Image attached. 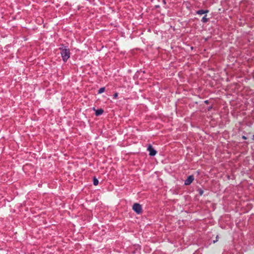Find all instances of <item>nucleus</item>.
I'll list each match as a JSON object with an SVG mask.
<instances>
[{
    "label": "nucleus",
    "instance_id": "1",
    "mask_svg": "<svg viewBox=\"0 0 254 254\" xmlns=\"http://www.w3.org/2000/svg\"><path fill=\"white\" fill-rule=\"evenodd\" d=\"M61 54L64 62H66L70 57V51L69 49L64 48H60Z\"/></svg>",
    "mask_w": 254,
    "mask_h": 254
},
{
    "label": "nucleus",
    "instance_id": "2",
    "mask_svg": "<svg viewBox=\"0 0 254 254\" xmlns=\"http://www.w3.org/2000/svg\"><path fill=\"white\" fill-rule=\"evenodd\" d=\"M132 209L137 214L141 213L142 211L141 205L137 203H135L133 205Z\"/></svg>",
    "mask_w": 254,
    "mask_h": 254
},
{
    "label": "nucleus",
    "instance_id": "3",
    "mask_svg": "<svg viewBox=\"0 0 254 254\" xmlns=\"http://www.w3.org/2000/svg\"><path fill=\"white\" fill-rule=\"evenodd\" d=\"M194 180V177L193 175L189 176L185 181V185L186 186L190 185L192 183Z\"/></svg>",
    "mask_w": 254,
    "mask_h": 254
},
{
    "label": "nucleus",
    "instance_id": "4",
    "mask_svg": "<svg viewBox=\"0 0 254 254\" xmlns=\"http://www.w3.org/2000/svg\"><path fill=\"white\" fill-rule=\"evenodd\" d=\"M147 150L149 151V155L150 156H154L156 154V151L150 145L148 146Z\"/></svg>",
    "mask_w": 254,
    "mask_h": 254
},
{
    "label": "nucleus",
    "instance_id": "5",
    "mask_svg": "<svg viewBox=\"0 0 254 254\" xmlns=\"http://www.w3.org/2000/svg\"><path fill=\"white\" fill-rule=\"evenodd\" d=\"M94 110L95 111V115L96 116H99L102 115L104 112V110L102 109H99L98 110H95V109H94Z\"/></svg>",
    "mask_w": 254,
    "mask_h": 254
},
{
    "label": "nucleus",
    "instance_id": "6",
    "mask_svg": "<svg viewBox=\"0 0 254 254\" xmlns=\"http://www.w3.org/2000/svg\"><path fill=\"white\" fill-rule=\"evenodd\" d=\"M209 12L208 10L200 9L196 11V13L199 15H202L205 13H207Z\"/></svg>",
    "mask_w": 254,
    "mask_h": 254
},
{
    "label": "nucleus",
    "instance_id": "7",
    "mask_svg": "<svg viewBox=\"0 0 254 254\" xmlns=\"http://www.w3.org/2000/svg\"><path fill=\"white\" fill-rule=\"evenodd\" d=\"M105 87H101L98 91V93L101 94V93H103L105 91Z\"/></svg>",
    "mask_w": 254,
    "mask_h": 254
},
{
    "label": "nucleus",
    "instance_id": "8",
    "mask_svg": "<svg viewBox=\"0 0 254 254\" xmlns=\"http://www.w3.org/2000/svg\"><path fill=\"white\" fill-rule=\"evenodd\" d=\"M201 21L203 23H206L208 21V19L206 18V15L202 17Z\"/></svg>",
    "mask_w": 254,
    "mask_h": 254
},
{
    "label": "nucleus",
    "instance_id": "9",
    "mask_svg": "<svg viewBox=\"0 0 254 254\" xmlns=\"http://www.w3.org/2000/svg\"><path fill=\"white\" fill-rule=\"evenodd\" d=\"M99 183L98 180L95 177L93 178V184L95 186H97Z\"/></svg>",
    "mask_w": 254,
    "mask_h": 254
},
{
    "label": "nucleus",
    "instance_id": "10",
    "mask_svg": "<svg viewBox=\"0 0 254 254\" xmlns=\"http://www.w3.org/2000/svg\"><path fill=\"white\" fill-rule=\"evenodd\" d=\"M197 191L200 195H202L203 193V190L201 189H198Z\"/></svg>",
    "mask_w": 254,
    "mask_h": 254
},
{
    "label": "nucleus",
    "instance_id": "11",
    "mask_svg": "<svg viewBox=\"0 0 254 254\" xmlns=\"http://www.w3.org/2000/svg\"><path fill=\"white\" fill-rule=\"evenodd\" d=\"M118 93H115L114 94V98L116 99L118 97Z\"/></svg>",
    "mask_w": 254,
    "mask_h": 254
},
{
    "label": "nucleus",
    "instance_id": "12",
    "mask_svg": "<svg viewBox=\"0 0 254 254\" xmlns=\"http://www.w3.org/2000/svg\"><path fill=\"white\" fill-rule=\"evenodd\" d=\"M242 138H243V139L246 140V139H247V137H246L245 136H244V135H243V136H242Z\"/></svg>",
    "mask_w": 254,
    "mask_h": 254
},
{
    "label": "nucleus",
    "instance_id": "13",
    "mask_svg": "<svg viewBox=\"0 0 254 254\" xmlns=\"http://www.w3.org/2000/svg\"><path fill=\"white\" fill-rule=\"evenodd\" d=\"M218 236H217V237H216V241H214V243H215L216 241H218Z\"/></svg>",
    "mask_w": 254,
    "mask_h": 254
},
{
    "label": "nucleus",
    "instance_id": "14",
    "mask_svg": "<svg viewBox=\"0 0 254 254\" xmlns=\"http://www.w3.org/2000/svg\"><path fill=\"white\" fill-rule=\"evenodd\" d=\"M163 2L164 4H166L165 0H163Z\"/></svg>",
    "mask_w": 254,
    "mask_h": 254
}]
</instances>
